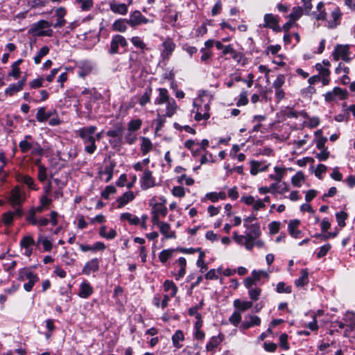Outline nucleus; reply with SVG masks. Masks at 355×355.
<instances>
[{"label": "nucleus", "instance_id": "nucleus-1", "mask_svg": "<svg viewBox=\"0 0 355 355\" xmlns=\"http://www.w3.org/2000/svg\"><path fill=\"white\" fill-rule=\"evenodd\" d=\"M157 90L159 95L155 99V104L159 106L166 104L165 108L159 107L157 109V114L162 116L171 117L175 114L178 107L175 99L170 97L166 89L159 88Z\"/></svg>", "mask_w": 355, "mask_h": 355}, {"label": "nucleus", "instance_id": "nucleus-2", "mask_svg": "<svg viewBox=\"0 0 355 355\" xmlns=\"http://www.w3.org/2000/svg\"><path fill=\"white\" fill-rule=\"evenodd\" d=\"M97 127L95 125H89L83 127L76 131V134L80 137L84 145L85 153L92 155L96 151L97 146L96 145L94 133L96 132Z\"/></svg>", "mask_w": 355, "mask_h": 355}, {"label": "nucleus", "instance_id": "nucleus-3", "mask_svg": "<svg viewBox=\"0 0 355 355\" xmlns=\"http://www.w3.org/2000/svg\"><path fill=\"white\" fill-rule=\"evenodd\" d=\"M244 227L248 230L245 235H239L236 232L233 233V239L239 245H243L245 242L253 239H258L261 233L260 226L258 223L250 225L244 223Z\"/></svg>", "mask_w": 355, "mask_h": 355}, {"label": "nucleus", "instance_id": "nucleus-4", "mask_svg": "<svg viewBox=\"0 0 355 355\" xmlns=\"http://www.w3.org/2000/svg\"><path fill=\"white\" fill-rule=\"evenodd\" d=\"M20 150L23 153H26L31 150L33 155H42L43 154V148L39 143L36 141L27 142V141H21L19 144Z\"/></svg>", "mask_w": 355, "mask_h": 355}, {"label": "nucleus", "instance_id": "nucleus-5", "mask_svg": "<svg viewBox=\"0 0 355 355\" xmlns=\"http://www.w3.org/2000/svg\"><path fill=\"white\" fill-rule=\"evenodd\" d=\"M347 98V91L340 87H336L331 91L327 92L324 94L325 101L331 103L336 101L337 98L339 100H344Z\"/></svg>", "mask_w": 355, "mask_h": 355}, {"label": "nucleus", "instance_id": "nucleus-6", "mask_svg": "<svg viewBox=\"0 0 355 355\" xmlns=\"http://www.w3.org/2000/svg\"><path fill=\"white\" fill-rule=\"evenodd\" d=\"M128 46V42L125 38L121 35H115L112 37L110 42V48L108 52L111 55L119 53V47H126Z\"/></svg>", "mask_w": 355, "mask_h": 355}, {"label": "nucleus", "instance_id": "nucleus-7", "mask_svg": "<svg viewBox=\"0 0 355 355\" xmlns=\"http://www.w3.org/2000/svg\"><path fill=\"white\" fill-rule=\"evenodd\" d=\"M193 106L194 108H196V110H193L196 113L194 119L196 121L207 120L209 118V111L210 107L208 103L198 105L196 102H193Z\"/></svg>", "mask_w": 355, "mask_h": 355}, {"label": "nucleus", "instance_id": "nucleus-8", "mask_svg": "<svg viewBox=\"0 0 355 355\" xmlns=\"http://www.w3.org/2000/svg\"><path fill=\"white\" fill-rule=\"evenodd\" d=\"M149 20L144 17L139 10H135L130 15L129 19H127V23L131 27H135L141 24L148 23Z\"/></svg>", "mask_w": 355, "mask_h": 355}, {"label": "nucleus", "instance_id": "nucleus-9", "mask_svg": "<svg viewBox=\"0 0 355 355\" xmlns=\"http://www.w3.org/2000/svg\"><path fill=\"white\" fill-rule=\"evenodd\" d=\"M25 200L24 193L21 191L20 187H15L10 192V202L12 207L20 205Z\"/></svg>", "mask_w": 355, "mask_h": 355}, {"label": "nucleus", "instance_id": "nucleus-10", "mask_svg": "<svg viewBox=\"0 0 355 355\" xmlns=\"http://www.w3.org/2000/svg\"><path fill=\"white\" fill-rule=\"evenodd\" d=\"M141 187L143 190H146L153 187L155 185V179L153 177L152 172L150 170H145L140 179Z\"/></svg>", "mask_w": 355, "mask_h": 355}, {"label": "nucleus", "instance_id": "nucleus-11", "mask_svg": "<svg viewBox=\"0 0 355 355\" xmlns=\"http://www.w3.org/2000/svg\"><path fill=\"white\" fill-rule=\"evenodd\" d=\"M163 49L161 55L163 59H169L173 52L174 51L176 45L171 38H167L162 44Z\"/></svg>", "mask_w": 355, "mask_h": 355}, {"label": "nucleus", "instance_id": "nucleus-12", "mask_svg": "<svg viewBox=\"0 0 355 355\" xmlns=\"http://www.w3.org/2000/svg\"><path fill=\"white\" fill-rule=\"evenodd\" d=\"M99 259L94 258L87 261L84 266L82 272L86 275H89L92 272H97L99 269Z\"/></svg>", "mask_w": 355, "mask_h": 355}, {"label": "nucleus", "instance_id": "nucleus-13", "mask_svg": "<svg viewBox=\"0 0 355 355\" xmlns=\"http://www.w3.org/2000/svg\"><path fill=\"white\" fill-rule=\"evenodd\" d=\"M35 244V241L32 236H24L20 241V246L24 249V254L27 257H30L33 252V246Z\"/></svg>", "mask_w": 355, "mask_h": 355}, {"label": "nucleus", "instance_id": "nucleus-14", "mask_svg": "<svg viewBox=\"0 0 355 355\" xmlns=\"http://www.w3.org/2000/svg\"><path fill=\"white\" fill-rule=\"evenodd\" d=\"M343 320L346 327L345 335H346L347 331L351 332L355 329V313L352 312H347L344 315Z\"/></svg>", "mask_w": 355, "mask_h": 355}, {"label": "nucleus", "instance_id": "nucleus-15", "mask_svg": "<svg viewBox=\"0 0 355 355\" xmlns=\"http://www.w3.org/2000/svg\"><path fill=\"white\" fill-rule=\"evenodd\" d=\"M341 17L342 13L340 8L338 7L335 8L331 13L330 19L328 21V28H336L340 23Z\"/></svg>", "mask_w": 355, "mask_h": 355}, {"label": "nucleus", "instance_id": "nucleus-16", "mask_svg": "<svg viewBox=\"0 0 355 355\" xmlns=\"http://www.w3.org/2000/svg\"><path fill=\"white\" fill-rule=\"evenodd\" d=\"M109 6L110 10L115 14L125 15L128 12V6L125 3H119L112 0L110 1Z\"/></svg>", "mask_w": 355, "mask_h": 355}, {"label": "nucleus", "instance_id": "nucleus-17", "mask_svg": "<svg viewBox=\"0 0 355 355\" xmlns=\"http://www.w3.org/2000/svg\"><path fill=\"white\" fill-rule=\"evenodd\" d=\"M300 224V221L298 219L291 220L288 223V231L290 235L295 239H298L302 236V232L298 229Z\"/></svg>", "mask_w": 355, "mask_h": 355}, {"label": "nucleus", "instance_id": "nucleus-18", "mask_svg": "<svg viewBox=\"0 0 355 355\" xmlns=\"http://www.w3.org/2000/svg\"><path fill=\"white\" fill-rule=\"evenodd\" d=\"M66 14L67 10L64 7H59L55 10L57 21L54 24H53L54 28H62L66 24V20L64 19Z\"/></svg>", "mask_w": 355, "mask_h": 355}, {"label": "nucleus", "instance_id": "nucleus-19", "mask_svg": "<svg viewBox=\"0 0 355 355\" xmlns=\"http://www.w3.org/2000/svg\"><path fill=\"white\" fill-rule=\"evenodd\" d=\"M135 198L134 193L131 191L125 192L122 196L116 200V208L121 209L125 206L128 203L132 201Z\"/></svg>", "mask_w": 355, "mask_h": 355}, {"label": "nucleus", "instance_id": "nucleus-20", "mask_svg": "<svg viewBox=\"0 0 355 355\" xmlns=\"http://www.w3.org/2000/svg\"><path fill=\"white\" fill-rule=\"evenodd\" d=\"M160 233L164 236L165 239H175L176 234L174 230H171V225L168 223L162 222L159 227Z\"/></svg>", "mask_w": 355, "mask_h": 355}, {"label": "nucleus", "instance_id": "nucleus-21", "mask_svg": "<svg viewBox=\"0 0 355 355\" xmlns=\"http://www.w3.org/2000/svg\"><path fill=\"white\" fill-rule=\"evenodd\" d=\"M93 293V288L90 284L84 281L80 285L78 296L81 298H88Z\"/></svg>", "mask_w": 355, "mask_h": 355}, {"label": "nucleus", "instance_id": "nucleus-22", "mask_svg": "<svg viewBox=\"0 0 355 355\" xmlns=\"http://www.w3.org/2000/svg\"><path fill=\"white\" fill-rule=\"evenodd\" d=\"M245 318H248L249 320H245L242 322L241 326V328L245 330L254 326H259L261 324V319L257 315H249L246 316Z\"/></svg>", "mask_w": 355, "mask_h": 355}, {"label": "nucleus", "instance_id": "nucleus-23", "mask_svg": "<svg viewBox=\"0 0 355 355\" xmlns=\"http://www.w3.org/2000/svg\"><path fill=\"white\" fill-rule=\"evenodd\" d=\"M223 337V335L221 334H219L217 336H212L206 345V350L207 352H214V349L222 343Z\"/></svg>", "mask_w": 355, "mask_h": 355}, {"label": "nucleus", "instance_id": "nucleus-24", "mask_svg": "<svg viewBox=\"0 0 355 355\" xmlns=\"http://www.w3.org/2000/svg\"><path fill=\"white\" fill-rule=\"evenodd\" d=\"M349 46L348 45H337L333 52L334 59L338 61L342 57H345L347 54H349Z\"/></svg>", "mask_w": 355, "mask_h": 355}, {"label": "nucleus", "instance_id": "nucleus-25", "mask_svg": "<svg viewBox=\"0 0 355 355\" xmlns=\"http://www.w3.org/2000/svg\"><path fill=\"white\" fill-rule=\"evenodd\" d=\"M93 67L92 64L89 62H82L78 67V76L80 78H84L85 77L89 75L92 71Z\"/></svg>", "mask_w": 355, "mask_h": 355}, {"label": "nucleus", "instance_id": "nucleus-26", "mask_svg": "<svg viewBox=\"0 0 355 355\" xmlns=\"http://www.w3.org/2000/svg\"><path fill=\"white\" fill-rule=\"evenodd\" d=\"M19 279L20 281L27 280H39V277L33 273L30 269L22 268L19 272Z\"/></svg>", "mask_w": 355, "mask_h": 355}, {"label": "nucleus", "instance_id": "nucleus-27", "mask_svg": "<svg viewBox=\"0 0 355 355\" xmlns=\"http://www.w3.org/2000/svg\"><path fill=\"white\" fill-rule=\"evenodd\" d=\"M234 306L237 311L242 313L243 311L250 309L252 306V302L250 301H242L236 299L234 301Z\"/></svg>", "mask_w": 355, "mask_h": 355}, {"label": "nucleus", "instance_id": "nucleus-28", "mask_svg": "<svg viewBox=\"0 0 355 355\" xmlns=\"http://www.w3.org/2000/svg\"><path fill=\"white\" fill-rule=\"evenodd\" d=\"M18 182L26 184L31 189L38 190V187H36L34 180L29 175H18L17 177Z\"/></svg>", "mask_w": 355, "mask_h": 355}, {"label": "nucleus", "instance_id": "nucleus-29", "mask_svg": "<svg viewBox=\"0 0 355 355\" xmlns=\"http://www.w3.org/2000/svg\"><path fill=\"white\" fill-rule=\"evenodd\" d=\"M164 290L165 292H169V295L173 297L178 293V287L175 283L171 280H165L163 284Z\"/></svg>", "mask_w": 355, "mask_h": 355}, {"label": "nucleus", "instance_id": "nucleus-30", "mask_svg": "<svg viewBox=\"0 0 355 355\" xmlns=\"http://www.w3.org/2000/svg\"><path fill=\"white\" fill-rule=\"evenodd\" d=\"M120 220H127L130 225H137L140 223V218L129 212L123 213L120 215Z\"/></svg>", "mask_w": 355, "mask_h": 355}, {"label": "nucleus", "instance_id": "nucleus-31", "mask_svg": "<svg viewBox=\"0 0 355 355\" xmlns=\"http://www.w3.org/2000/svg\"><path fill=\"white\" fill-rule=\"evenodd\" d=\"M179 268L178 273L176 275L175 279L177 280L182 278L186 273L187 261L184 257H180L175 263Z\"/></svg>", "mask_w": 355, "mask_h": 355}, {"label": "nucleus", "instance_id": "nucleus-32", "mask_svg": "<svg viewBox=\"0 0 355 355\" xmlns=\"http://www.w3.org/2000/svg\"><path fill=\"white\" fill-rule=\"evenodd\" d=\"M264 24L262 25L263 28H270L272 26H275L276 23H279L278 16H275L272 14H266L263 17Z\"/></svg>", "mask_w": 355, "mask_h": 355}, {"label": "nucleus", "instance_id": "nucleus-33", "mask_svg": "<svg viewBox=\"0 0 355 355\" xmlns=\"http://www.w3.org/2000/svg\"><path fill=\"white\" fill-rule=\"evenodd\" d=\"M222 53L223 55L230 54L234 60L237 61H239L241 58V54L236 51L230 44L224 46Z\"/></svg>", "mask_w": 355, "mask_h": 355}, {"label": "nucleus", "instance_id": "nucleus-34", "mask_svg": "<svg viewBox=\"0 0 355 355\" xmlns=\"http://www.w3.org/2000/svg\"><path fill=\"white\" fill-rule=\"evenodd\" d=\"M177 250L173 248H168L166 250H163L159 254V259L162 263H166L167 261L172 258L173 253Z\"/></svg>", "mask_w": 355, "mask_h": 355}, {"label": "nucleus", "instance_id": "nucleus-35", "mask_svg": "<svg viewBox=\"0 0 355 355\" xmlns=\"http://www.w3.org/2000/svg\"><path fill=\"white\" fill-rule=\"evenodd\" d=\"M242 245H244L246 250H251L254 247L259 248H263L264 246V242L258 239H253L245 242Z\"/></svg>", "mask_w": 355, "mask_h": 355}, {"label": "nucleus", "instance_id": "nucleus-36", "mask_svg": "<svg viewBox=\"0 0 355 355\" xmlns=\"http://www.w3.org/2000/svg\"><path fill=\"white\" fill-rule=\"evenodd\" d=\"M268 168V166L261 167V162L252 160L250 162V173L252 175H256L259 171H265Z\"/></svg>", "mask_w": 355, "mask_h": 355}, {"label": "nucleus", "instance_id": "nucleus-37", "mask_svg": "<svg viewBox=\"0 0 355 355\" xmlns=\"http://www.w3.org/2000/svg\"><path fill=\"white\" fill-rule=\"evenodd\" d=\"M127 19H121L116 20L112 24L113 30L124 33L127 30Z\"/></svg>", "mask_w": 355, "mask_h": 355}, {"label": "nucleus", "instance_id": "nucleus-38", "mask_svg": "<svg viewBox=\"0 0 355 355\" xmlns=\"http://www.w3.org/2000/svg\"><path fill=\"white\" fill-rule=\"evenodd\" d=\"M309 273L306 269H302L300 271V277L295 281V284L297 286H303L308 284L309 282Z\"/></svg>", "mask_w": 355, "mask_h": 355}, {"label": "nucleus", "instance_id": "nucleus-39", "mask_svg": "<svg viewBox=\"0 0 355 355\" xmlns=\"http://www.w3.org/2000/svg\"><path fill=\"white\" fill-rule=\"evenodd\" d=\"M184 339V336L182 331L177 330L172 336V342L173 346L177 349L182 347V345L180 344V341H182Z\"/></svg>", "mask_w": 355, "mask_h": 355}, {"label": "nucleus", "instance_id": "nucleus-40", "mask_svg": "<svg viewBox=\"0 0 355 355\" xmlns=\"http://www.w3.org/2000/svg\"><path fill=\"white\" fill-rule=\"evenodd\" d=\"M167 208L162 203H156L153 207V214L165 217L167 214Z\"/></svg>", "mask_w": 355, "mask_h": 355}, {"label": "nucleus", "instance_id": "nucleus-41", "mask_svg": "<svg viewBox=\"0 0 355 355\" xmlns=\"http://www.w3.org/2000/svg\"><path fill=\"white\" fill-rule=\"evenodd\" d=\"M153 148L151 141L146 137L141 138V150L144 155H146Z\"/></svg>", "mask_w": 355, "mask_h": 355}, {"label": "nucleus", "instance_id": "nucleus-42", "mask_svg": "<svg viewBox=\"0 0 355 355\" xmlns=\"http://www.w3.org/2000/svg\"><path fill=\"white\" fill-rule=\"evenodd\" d=\"M51 116V114L46 112L44 107H42L38 108L36 119L39 122H44L49 119Z\"/></svg>", "mask_w": 355, "mask_h": 355}, {"label": "nucleus", "instance_id": "nucleus-43", "mask_svg": "<svg viewBox=\"0 0 355 355\" xmlns=\"http://www.w3.org/2000/svg\"><path fill=\"white\" fill-rule=\"evenodd\" d=\"M303 13H304L303 12V9H302V7H300V6L293 7V9H292L291 12L290 13V15L288 16V17L293 21H296L297 20H298L302 17Z\"/></svg>", "mask_w": 355, "mask_h": 355}, {"label": "nucleus", "instance_id": "nucleus-44", "mask_svg": "<svg viewBox=\"0 0 355 355\" xmlns=\"http://www.w3.org/2000/svg\"><path fill=\"white\" fill-rule=\"evenodd\" d=\"M51 26H53V24L51 22L47 21L46 20H40L34 24V27L31 28V31L33 33H35L40 30L49 28Z\"/></svg>", "mask_w": 355, "mask_h": 355}, {"label": "nucleus", "instance_id": "nucleus-45", "mask_svg": "<svg viewBox=\"0 0 355 355\" xmlns=\"http://www.w3.org/2000/svg\"><path fill=\"white\" fill-rule=\"evenodd\" d=\"M75 1L83 11L90 10L94 6L93 0H75Z\"/></svg>", "mask_w": 355, "mask_h": 355}, {"label": "nucleus", "instance_id": "nucleus-46", "mask_svg": "<svg viewBox=\"0 0 355 355\" xmlns=\"http://www.w3.org/2000/svg\"><path fill=\"white\" fill-rule=\"evenodd\" d=\"M304 181V175L302 171H298L295 175H293L291 178V182L293 186L297 187H300L302 186V182Z\"/></svg>", "mask_w": 355, "mask_h": 355}, {"label": "nucleus", "instance_id": "nucleus-47", "mask_svg": "<svg viewBox=\"0 0 355 355\" xmlns=\"http://www.w3.org/2000/svg\"><path fill=\"white\" fill-rule=\"evenodd\" d=\"M142 121L139 119H132L128 123V130L135 132L141 128Z\"/></svg>", "mask_w": 355, "mask_h": 355}, {"label": "nucleus", "instance_id": "nucleus-48", "mask_svg": "<svg viewBox=\"0 0 355 355\" xmlns=\"http://www.w3.org/2000/svg\"><path fill=\"white\" fill-rule=\"evenodd\" d=\"M37 243H41L43 245L44 250L46 252H49L52 249L51 241L43 236H39Z\"/></svg>", "mask_w": 355, "mask_h": 355}, {"label": "nucleus", "instance_id": "nucleus-49", "mask_svg": "<svg viewBox=\"0 0 355 355\" xmlns=\"http://www.w3.org/2000/svg\"><path fill=\"white\" fill-rule=\"evenodd\" d=\"M49 52V48L46 46L40 49L38 53L34 57V61L36 64L41 62L42 58L46 55Z\"/></svg>", "mask_w": 355, "mask_h": 355}, {"label": "nucleus", "instance_id": "nucleus-50", "mask_svg": "<svg viewBox=\"0 0 355 355\" xmlns=\"http://www.w3.org/2000/svg\"><path fill=\"white\" fill-rule=\"evenodd\" d=\"M248 290V295L252 301H257L259 300L261 293V289L260 288L255 286Z\"/></svg>", "mask_w": 355, "mask_h": 355}, {"label": "nucleus", "instance_id": "nucleus-51", "mask_svg": "<svg viewBox=\"0 0 355 355\" xmlns=\"http://www.w3.org/2000/svg\"><path fill=\"white\" fill-rule=\"evenodd\" d=\"M241 320V313L235 310L229 318L230 322L234 327H238Z\"/></svg>", "mask_w": 355, "mask_h": 355}, {"label": "nucleus", "instance_id": "nucleus-52", "mask_svg": "<svg viewBox=\"0 0 355 355\" xmlns=\"http://www.w3.org/2000/svg\"><path fill=\"white\" fill-rule=\"evenodd\" d=\"M152 93V89L148 88L146 89L144 94L139 98V104L141 106L146 105L150 101V96Z\"/></svg>", "mask_w": 355, "mask_h": 355}, {"label": "nucleus", "instance_id": "nucleus-53", "mask_svg": "<svg viewBox=\"0 0 355 355\" xmlns=\"http://www.w3.org/2000/svg\"><path fill=\"white\" fill-rule=\"evenodd\" d=\"M131 42L136 47L138 48L143 51L146 49V45L144 42V41L138 36L132 37L131 38Z\"/></svg>", "mask_w": 355, "mask_h": 355}, {"label": "nucleus", "instance_id": "nucleus-54", "mask_svg": "<svg viewBox=\"0 0 355 355\" xmlns=\"http://www.w3.org/2000/svg\"><path fill=\"white\" fill-rule=\"evenodd\" d=\"M276 291L279 293H291L292 288L291 286H286L284 282H281L277 284Z\"/></svg>", "mask_w": 355, "mask_h": 355}, {"label": "nucleus", "instance_id": "nucleus-55", "mask_svg": "<svg viewBox=\"0 0 355 355\" xmlns=\"http://www.w3.org/2000/svg\"><path fill=\"white\" fill-rule=\"evenodd\" d=\"M336 220H337V222H338V225L340 227H343L345 226V220L347 219V214L346 212L345 211H340V212H337L336 214Z\"/></svg>", "mask_w": 355, "mask_h": 355}, {"label": "nucleus", "instance_id": "nucleus-56", "mask_svg": "<svg viewBox=\"0 0 355 355\" xmlns=\"http://www.w3.org/2000/svg\"><path fill=\"white\" fill-rule=\"evenodd\" d=\"M252 275L254 279H257V282H259L262 277L268 279L269 277L268 273L265 270H254L252 271Z\"/></svg>", "mask_w": 355, "mask_h": 355}, {"label": "nucleus", "instance_id": "nucleus-57", "mask_svg": "<svg viewBox=\"0 0 355 355\" xmlns=\"http://www.w3.org/2000/svg\"><path fill=\"white\" fill-rule=\"evenodd\" d=\"M47 178V168L44 165H38V180L43 182Z\"/></svg>", "mask_w": 355, "mask_h": 355}, {"label": "nucleus", "instance_id": "nucleus-58", "mask_svg": "<svg viewBox=\"0 0 355 355\" xmlns=\"http://www.w3.org/2000/svg\"><path fill=\"white\" fill-rule=\"evenodd\" d=\"M13 218L14 213H12V211H8L6 213H4L2 216L3 222L7 226H10L12 225Z\"/></svg>", "mask_w": 355, "mask_h": 355}, {"label": "nucleus", "instance_id": "nucleus-59", "mask_svg": "<svg viewBox=\"0 0 355 355\" xmlns=\"http://www.w3.org/2000/svg\"><path fill=\"white\" fill-rule=\"evenodd\" d=\"M116 190L114 186H107L101 192V196L105 199H108L111 194L116 193Z\"/></svg>", "mask_w": 355, "mask_h": 355}, {"label": "nucleus", "instance_id": "nucleus-60", "mask_svg": "<svg viewBox=\"0 0 355 355\" xmlns=\"http://www.w3.org/2000/svg\"><path fill=\"white\" fill-rule=\"evenodd\" d=\"M21 90V89L19 87V85L17 83H14L10 85L9 87L6 88V89L5 90V93L7 95L11 96Z\"/></svg>", "mask_w": 355, "mask_h": 355}, {"label": "nucleus", "instance_id": "nucleus-61", "mask_svg": "<svg viewBox=\"0 0 355 355\" xmlns=\"http://www.w3.org/2000/svg\"><path fill=\"white\" fill-rule=\"evenodd\" d=\"M285 83V76L283 74H279L277 76L276 80L272 83V87L274 89L282 88V85Z\"/></svg>", "mask_w": 355, "mask_h": 355}, {"label": "nucleus", "instance_id": "nucleus-62", "mask_svg": "<svg viewBox=\"0 0 355 355\" xmlns=\"http://www.w3.org/2000/svg\"><path fill=\"white\" fill-rule=\"evenodd\" d=\"M315 69L319 71L320 76H329L330 71L328 67H324L322 64L317 63L315 64Z\"/></svg>", "mask_w": 355, "mask_h": 355}, {"label": "nucleus", "instance_id": "nucleus-63", "mask_svg": "<svg viewBox=\"0 0 355 355\" xmlns=\"http://www.w3.org/2000/svg\"><path fill=\"white\" fill-rule=\"evenodd\" d=\"M125 142L128 144L131 145L134 144L136 140L137 139V135L136 133H134L133 132L128 130L127 133L125 135Z\"/></svg>", "mask_w": 355, "mask_h": 355}, {"label": "nucleus", "instance_id": "nucleus-64", "mask_svg": "<svg viewBox=\"0 0 355 355\" xmlns=\"http://www.w3.org/2000/svg\"><path fill=\"white\" fill-rule=\"evenodd\" d=\"M331 248V245L329 243L325 244L320 247V250L317 253V257L318 259H320L323 257H324L327 252L330 250Z\"/></svg>", "mask_w": 355, "mask_h": 355}]
</instances>
